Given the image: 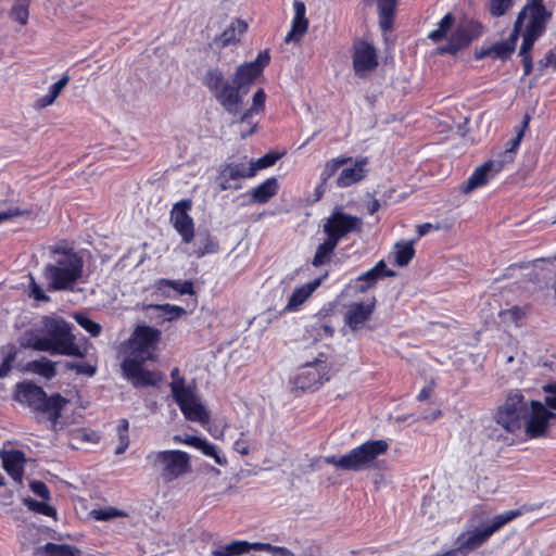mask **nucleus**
I'll list each match as a JSON object with an SVG mask.
<instances>
[{"label": "nucleus", "instance_id": "f257e3e1", "mask_svg": "<svg viewBox=\"0 0 556 556\" xmlns=\"http://www.w3.org/2000/svg\"><path fill=\"white\" fill-rule=\"evenodd\" d=\"M160 341V329L141 325L136 327L130 338L125 342V355L121 368L123 377L130 381L134 388L159 384L161 379L157 374L146 369L144 364L156 358L155 352Z\"/></svg>", "mask_w": 556, "mask_h": 556}, {"label": "nucleus", "instance_id": "f03ea898", "mask_svg": "<svg viewBox=\"0 0 556 556\" xmlns=\"http://www.w3.org/2000/svg\"><path fill=\"white\" fill-rule=\"evenodd\" d=\"M49 261L42 268L47 291H73L84 275L83 256L73 248L54 244L48 248Z\"/></svg>", "mask_w": 556, "mask_h": 556}, {"label": "nucleus", "instance_id": "7ed1b4c3", "mask_svg": "<svg viewBox=\"0 0 556 556\" xmlns=\"http://www.w3.org/2000/svg\"><path fill=\"white\" fill-rule=\"evenodd\" d=\"M262 72H235L230 78H225L223 72H207L205 85L217 102L229 114H237L249 92L253 80Z\"/></svg>", "mask_w": 556, "mask_h": 556}, {"label": "nucleus", "instance_id": "20e7f679", "mask_svg": "<svg viewBox=\"0 0 556 556\" xmlns=\"http://www.w3.org/2000/svg\"><path fill=\"white\" fill-rule=\"evenodd\" d=\"M43 326L46 336L35 339L29 344L30 348L53 355L85 357V352L76 343L72 324L63 318L47 317Z\"/></svg>", "mask_w": 556, "mask_h": 556}, {"label": "nucleus", "instance_id": "39448f33", "mask_svg": "<svg viewBox=\"0 0 556 556\" xmlns=\"http://www.w3.org/2000/svg\"><path fill=\"white\" fill-rule=\"evenodd\" d=\"M14 399L27 406L37 416H46L49 421L56 424L68 400L60 393L48 395L42 387L33 381L18 382L15 387Z\"/></svg>", "mask_w": 556, "mask_h": 556}, {"label": "nucleus", "instance_id": "423d86ee", "mask_svg": "<svg viewBox=\"0 0 556 556\" xmlns=\"http://www.w3.org/2000/svg\"><path fill=\"white\" fill-rule=\"evenodd\" d=\"M388 450L389 443L386 440H368L342 456H325L324 462L341 470L362 471L374 468L378 457Z\"/></svg>", "mask_w": 556, "mask_h": 556}, {"label": "nucleus", "instance_id": "0eeeda50", "mask_svg": "<svg viewBox=\"0 0 556 556\" xmlns=\"http://www.w3.org/2000/svg\"><path fill=\"white\" fill-rule=\"evenodd\" d=\"M532 507L523 505L519 509L506 510L503 514L495 515L491 522L482 528H477L467 533H460L456 539L457 546L446 553L447 556H454L458 553L467 554L480 548L490 538L501 530L505 525L520 517Z\"/></svg>", "mask_w": 556, "mask_h": 556}, {"label": "nucleus", "instance_id": "6e6552de", "mask_svg": "<svg viewBox=\"0 0 556 556\" xmlns=\"http://www.w3.org/2000/svg\"><path fill=\"white\" fill-rule=\"evenodd\" d=\"M172 382L169 384L172 396L178 405L185 418L189 421L206 424L210 421V414L201 403L197 394L195 386H186V380L180 376L178 367L170 371Z\"/></svg>", "mask_w": 556, "mask_h": 556}, {"label": "nucleus", "instance_id": "1a4fd4ad", "mask_svg": "<svg viewBox=\"0 0 556 556\" xmlns=\"http://www.w3.org/2000/svg\"><path fill=\"white\" fill-rule=\"evenodd\" d=\"M147 460L164 483H170L191 471V457L180 450L151 452Z\"/></svg>", "mask_w": 556, "mask_h": 556}, {"label": "nucleus", "instance_id": "9d476101", "mask_svg": "<svg viewBox=\"0 0 556 556\" xmlns=\"http://www.w3.org/2000/svg\"><path fill=\"white\" fill-rule=\"evenodd\" d=\"M332 364L325 353H319L313 362L303 364L292 379V384L301 391H316L331 379Z\"/></svg>", "mask_w": 556, "mask_h": 556}, {"label": "nucleus", "instance_id": "9b49d317", "mask_svg": "<svg viewBox=\"0 0 556 556\" xmlns=\"http://www.w3.org/2000/svg\"><path fill=\"white\" fill-rule=\"evenodd\" d=\"M525 396L519 390L510 391L503 405L494 413V420L505 431L515 433L521 429L522 420L528 416Z\"/></svg>", "mask_w": 556, "mask_h": 556}, {"label": "nucleus", "instance_id": "f8f14e48", "mask_svg": "<svg viewBox=\"0 0 556 556\" xmlns=\"http://www.w3.org/2000/svg\"><path fill=\"white\" fill-rule=\"evenodd\" d=\"M363 228V222L359 217L334 210L323 225V231L326 238L339 244V242L351 232H359Z\"/></svg>", "mask_w": 556, "mask_h": 556}, {"label": "nucleus", "instance_id": "ddd939ff", "mask_svg": "<svg viewBox=\"0 0 556 556\" xmlns=\"http://www.w3.org/2000/svg\"><path fill=\"white\" fill-rule=\"evenodd\" d=\"M482 33L483 26L480 22L475 20H464L456 26L448 39V42L437 49V53H450L454 55L469 47V45L473 40L478 39Z\"/></svg>", "mask_w": 556, "mask_h": 556}, {"label": "nucleus", "instance_id": "4468645a", "mask_svg": "<svg viewBox=\"0 0 556 556\" xmlns=\"http://www.w3.org/2000/svg\"><path fill=\"white\" fill-rule=\"evenodd\" d=\"M525 20V13L520 12L514 25V29L506 40L495 42L493 45L481 47L475 51V58L481 60L484 58H491L493 60H506L511 55L515 50L516 42L518 39L519 31L521 29Z\"/></svg>", "mask_w": 556, "mask_h": 556}, {"label": "nucleus", "instance_id": "2eb2a0df", "mask_svg": "<svg viewBox=\"0 0 556 556\" xmlns=\"http://www.w3.org/2000/svg\"><path fill=\"white\" fill-rule=\"evenodd\" d=\"M192 208L190 199H184L174 204L169 220L174 229L181 237L184 243H190L195 233L194 222L189 212Z\"/></svg>", "mask_w": 556, "mask_h": 556}, {"label": "nucleus", "instance_id": "dca6fc26", "mask_svg": "<svg viewBox=\"0 0 556 556\" xmlns=\"http://www.w3.org/2000/svg\"><path fill=\"white\" fill-rule=\"evenodd\" d=\"M530 407L531 412L526 421V434L530 439L541 438L547 431L548 421L553 417V413L540 401H531Z\"/></svg>", "mask_w": 556, "mask_h": 556}, {"label": "nucleus", "instance_id": "f3484780", "mask_svg": "<svg viewBox=\"0 0 556 556\" xmlns=\"http://www.w3.org/2000/svg\"><path fill=\"white\" fill-rule=\"evenodd\" d=\"M505 167L495 159L489 160L476 167L468 179L462 185L460 191L465 194L488 185L490 178L500 174Z\"/></svg>", "mask_w": 556, "mask_h": 556}, {"label": "nucleus", "instance_id": "a211bd4d", "mask_svg": "<svg viewBox=\"0 0 556 556\" xmlns=\"http://www.w3.org/2000/svg\"><path fill=\"white\" fill-rule=\"evenodd\" d=\"M527 11H529L530 21L523 33V49L533 46L534 41L545 30L546 23L552 17V13L545 8L536 7L528 9Z\"/></svg>", "mask_w": 556, "mask_h": 556}, {"label": "nucleus", "instance_id": "6ab92c4d", "mask_svg": "<svg viewBox=\"0 0 556 556\" xmlns=\"http://www.w3.org/2000/svg\"><path fill=\"white\" fill-rule=\"evenodd\" d=\"M254 176V168H252L251 164L249 166L244 163L226 164L219 172V190L225 191L228 189H239L241 188L240 185H231L230 181L239 178H251Z\"/></svg>", "mask_w": 556, "mask_h": 556}, {"label": "nucleus", "instance_id": "aec40b11", "mask_svg": "<svg viewBox=\"0 0 556 556\" xmlns=\"http://www.w3.org/2000/svg\"><path fill=\"white\" fill-rule=\"evenodd\" d=\"M530 119L531 116L529 114L523 115L520 124L515 127V137L507 141L505 150L498 153L496 160L504 167L515 162L521 141L525 137L526 131L529 128Z\"/></svg>", "mask_w": 556, "mask_h": 556}, {"label": "nucleus", "instance_id": "412c9836", "mask_svg": "<svg viewBox=\"0 0 556 556\" xmlns=\"http://www.w3.org/2000/svg\"><path fill=\"white\" fill-rule=\"evenodd\" d=\"M395 275V271L388 268L386 262L380 260L372 268L356 278V291L365 293L374 288L380 279L394 277Z\"/></svg>", "mask_w": 556, "mask_h": 556}, {"label": "nucleus", "instance_id": "4be33fe9", "mask_svg": "<svg viewBox=\"0 0 556 556\" xmlns=\"http://www.w3.org/2000/svg\"><path fill=\"white\" fill-rule=\"evenodd\" d=\"M376 300L370 303L357 302L350 305L345 313L344 320L352 331H357L365 326L375 312Z\"/></svg>", "mask_w": 556, "mask_h": 556}, {"label": "nucleus", "instance_id": "5701e85b", "mask_svg": "<svg viewBox=\"0 0 556 556\" xmlns=\"http://www.w3.org/2000/svg\"><path fill=\"white\" fill-rule=\"evenodd\" d=\"M328 277V271H325L320 277H317L316 279L302 285L300 287H296L285 307V311L287 312H295L299 309V307L305 303L309 296L313 294V292L321 285L323 280H325Z\"/></svg>", "mask_w": 556, "mask_h": 556}, {"label": "nucleus", "instance_id": "b1692460", "mask_svg": "<svg viewBox=\"0 0 556 556\" xmlns=\"http://www.w3.org/2000/svg\"><path fill=\"white\" fill-rule=\"evenodd\" d=\"M248 25L242 20H235L230 25L218 36H216L212 42L211 48L213 50H222L231 45H236L240 37L245 33Z\"/></svg>", "mask_w": 556, "mask_h": 556}, {"label": "nucleus", "instance_id": "393cba45", "mask_svg": "<svg viewBox=\"0 0 556 556\" xmlns=\"http://www.w3.org/2000/svg\"><path fill=\"white\" fill-rule=\"evenodd\" d=\"M368 164V159L366 156H361L356 159L354 166L349 168H343L339 174L336 185L339 188H348L352 185H355L362 181L366 177V166Z\"/></svg>", "mask_w": 556, "mask_h": 556}, {"label": "nucleus", "instance_id": "a878e982", "mask_svg": "<svg viewBox=\"0 0 556 556\" xmlns=\"http://www.w3.org/2000/svg\"><path fill=\"white\" fill-rule=\"evenodd\" d=\"M353 63L354 70H374L378 65L374 46L366 41L356 42Z\"/></svg>", "mask_w": 556, "mask_h": 556}, {"label": "nucleus", "instance_id": "bb28decb", "mask_svg": "<svg viewBox=\"0 0 556 556\" xmlns=\"http://www.w3.org/2000/svg\"><path fill=\"white\" fill-rule=\"evenodd\" d=\"M332 317L331 314L318 313L317 319L306 328L308 338L315 342L324 338H332L334 334Z\"/></svg>", "mask_w": 556, "mask_h": 556}, {"label": "nucleus", "instance_id": "cd10ccee", "mask_svg": "<svg viewBox=\"0 0 556 556\" xmlns=\"http://www.w3.org/2000/svg\"><path fill=\"white\" fill-rule=\"evenodd\" d=\"M174 440L175 442L184 443L201 451L205 456L214 458L215 463L218 465H224L226 463V459L219 456L216 445L210 443L204 438L187 434L185 438L176 435Z\"/></svg>", "mask_w": 556, "mask_h": 556}, {"label": "nucleus", "instance_id": "c85d7f7f", "mask_svg": "<svg viewBox=\"0 0 556 556\" xmlns=\"http://www.w3.org/2000/svg\"><path fill=\"white\" fill-rule=\"evenodd\" d=\"M294 17L290 31L287 34L285 41H299L300 38L306 33L308 21L305 17L306 8L302 1H294Z\"/></svg>", "mask_w": 556, "mask_h": 556}, {"label": "nucleus", "instance_id": "c756f323", "mask_svg": "<svg viewBox=\"0 0 556 556\" xmlns=\"http://www.w3.org/2000/svg\"><path fill=\"white\" fill-rule=\"evenodd\" d=\"M25 462V454L20 450H12L2 457L3 469L15 481H22Z\"/></svg>", "mask_w": 556, "mask_h": 556}, {"label": "nucleus", "instance_id": "7c9ffc66", "mask_svg": "<svg viewBox=\"0 0 556 556\" xmlns=\"http://www.w3.org/2000/svg\"><path fill=\"white\" fill-rule=\"evenodd\" d=\"M278 190L279 184L277 178L269 177L251 190V202L265 204L277 194Z\"/></svg>", "mask_w": 556, "mask_h": 556}, {"label": "nucleus", "instance_id": "2f4dec72", "mask_svg": "<svg viewBox=\"0 0 556 556\" xmlns=\"http://www.w3.org/2000/svg\"><path fill=\"white\" fill-rule=\"evenodd\" d=\"M250 551H256V542L250 543L248 541H232L228 544L219 545L212 549V556H239L247 554Z\"/></svg>", "mask_w": 556, "mask_h": 556}, {"label": "nucleus", "instance_id": "473e14b6", "mask_svg": "<svg viewBox=\"0 0 556 556\" xmlns=\"http://www.w3.org/2000/svg\"><path fill=\"white\" fill-rule=\"evenodd\" d=\"M70 81L68 75H63L59 80H56L54 84H52L49 88V92L40 98H38L35 103L34 108L36 110L45 109L55 101V99L60 96L62 90L65 88V86Z\"/></svg>", "mask_w": 556, "mask_h": 556}, {"label": "nucleus", "instance_id": "72a5a7b5", "mask_svg": "<svg viewBox=\"0 0 556 556\" xmlns=\"http://www.w3.org/2000/svg\"><path fill=\"white\" fill-rule=\"evenodd\" d=\"M338 244L333 241L326 238L318 247L316 248L315 254L312 258V265L314 267H320L327 265L331 262L332 256L334 254V250Z\"/></svg>", "mask_w": 556, "mask_h": 556}, {"label": "nucleus", "instance_id": "f704fd0d", "mask_svg": "<svg viewBox=\"0 0 556 556\" xmlns=\"http://www.w3.org/2000/svg\"><path fill=\"white\" fill-rule=\"evenodd\" d=\"M41 556H81V552L76 546L68 544H55L48 542L38 549Z\"/></svg>", "mask_w": 556, "mask_h": 556}, {"label": "nucleus", "instance_id": "c9c22d12", "mask_svg": "<svg viewBox=\"0 0 556 556\" xmlns=\"http://www.w3.org/2000/svg\"><path fill=\"white\" fill-rule=\"evenodd\" d=\"M397 0H378L379 24L387 31L392 28Z\"/></svg>", "mask_w": 556, "mask_h": 556}, {"label": "nucleus", "instance_id": "e433bc0d", "mask_svg": "<svg viewBox=\"0 0 556 556\" xmlns=\"http://www.w3.org/2000/svg\"><path fill=\"white\" fill-rule=\"evenodd\" d=\"M27 369L47 380H51L56 376L55 363L46 358L29 362Z\"/></svg>", "mask_w": 556, "mask_h": 556}, {"label": "nucleus", "instance_id": "4c0bfd02", "mask_svg": "<svg viewBox=\"0 0 556 556\" xmlns=\"http://www.w3.org/2000/svg\"><path fill=\"white\" fill-rule=\"evenodd\" d=\"M351 156L340 155L338 157L331 159L327 161L324 165V168L320 173V179L323 182H328V180L333 177L338 170L345 164L351 163Z\"/></svg>", "mask_w": 556, "mask_h": 556}, {"label": "nucleus", "instance_id": "58836bf2", "mask_svg": "<svg viewBox=\"0 0 556 556\" xmlns=\"http://www.w3.org/2000/svg\"><path fill=\"white\" fill-rule=\"evenodd\" d=\"M415 256L414 242L408 241L395 244V264L397 266H406Z\"/></svg>", "mask_w": 556, "mask_h": 556}, {"label": "nucleus", "instance_id": "ea45409f", "mask_svg": "<svg viewBox=\"0 0 556 556\" xmlns=\"http://www.w3.org/2000/svg\"><path fill=\"white\" fill-rule=\"evenodd\" d=\"M285 151H269L263 156L258 157L255 162H251L252 168H254V175H256L257 170L271 167L276 164L278 160H280L285 155Z\"/></svg>", "mask_w": 556, "mask_h": 556}, {"label": "nucleus", "instance_id": "a19ab883", "mask_svg": "<svg viewBox=\"0 0 556 556\" xmlns=\"http://www.w3.org/2000/svg\"><path fill=\"white\" fill-rule=\"evenodd\" d=\"M3 359L0 364V378L7 377L13 368V364L16 359V349L10 344L2 349Z\"/></svg>", "mask_w": 556, "mask_h": 556}, {"label": "nucleus", "instance_id": "79ce46f5", "mask_svg": "<svg viewBox=\"0 0 556 556\" xmlns=\"http://www.w3.org/2000/svg\"><path fill=\"white\" fill-rule=\"evenodd\" d=\"M29 2L28 0H15L10 16L22 26L27 24L29 11H28Z\"/></svg>", "mask_w": 556, "mask_h": 556}, {"label": "nucleus", "instance_id": "37998d69", "mask_svg": "<svg viewBox=\"0 0 556 556\" xmlns=\"http://www.w3.org/2000/svg\"><path fill=\"white\" fill-rule=\"evenodd\" d=\"M129 422L127 419L123 418L119 420V424L117 426V434H118V445L115 450V454L119 455L125 453V451L129 446Z\"/></svg>", "mask_w": 556, "mask_h": 556}, {"label": "nucleus", "instance_id": "c03bdc74", "mask_svg": "<svg viewBox=\"0 0 556 556\" xmlns=\"http://www.w3.org/2000/svg\"><path fill=\"white\" fill-rule=\"evenodd\" d=\"M218 249V242L207 233L199 241L198 248L194 250V254L197 257H203L207 254L216 253Z\"/></svg>", "mask_w": 556, "mask_h": 556}, {"label": "nucleus", "instance_id": "a18cd8bd", "mask_svg": "<svg viewBox=\"0 0 556 556\" xmlns=\"http://www.w3.org/2000/svg\"><path fill=\"white\" fill-rule=\"evenodd\" d=\"M454 23V16L447 13L438 25V28L429 33V39L434 42L442 40Z\"/></svg>", "mask_w": 556, "mask_h": 556}, {"label": "nucleus", "instance_id": "49530a36", "mask_svg": "<svg viewBox=\"0 0 556 556\" xmlns=\"http://www.w3.org/2000/svg\"><path fill=\"white\" fill-rule=\"evenodd\" d=\"M75 319L77 324L92 337H98L102 331L101 325L99 323L90 319L89 317L83 314H77L75 316Z\"/></svg>", "mask_w": 556, "mask_h": 556}, {"label": "nucleus", "instance_id": "de8ad7c7", "mask_svg": "<svg viewBox=\"0 0 556 556\" xmlns=\"http://www.w3.org/2000/svg\"><path fill=\"white\" fill-rule=\"evenodd\" d=\"M91 516L99 521H106L116 517H125L126 514L115 507L93 509Z\"/></svg>", "mask_w": 556, "mask_h": 556}, {"label": "nucleus", "instance_id": "09e8293b", "mask_svg": "<svg viewBox=\"0 0 556 556\" xmlns=\"http://www.w3.org/2000/svg\"><path fill=\"white\" fill-rule=\"evenodd\" d=\"M270 55L268 50L258 53L255 60L240 65L237 70H263L269 64Z\"/></svg>", "mask_w": 556, "mask_h": 556}, {"label": "nucleus", "instance_id": "8fccbe9b", "mask_svg": "<svg viewBox=\"0 0 556 556\" xmlns=\"http://www.w3.org/2000/svg\"><path fill=\"white\" fill-rule=\"evenodd\" d=\"M514 4V0H490L489 10L494 16H502L508 12Z\"/></svg>", "mask_w": 556, "mask_h": 556}, {"label": "nucleus", "instance_id": "3c124183", "mask_svg": "<svg viewBox=\"0 0 556 556\" xmlns=\"http://www.w3.org/2000/svg\"><path fill=\"white\" fill-rule=\"evenodd\" d=\"M27 506L35 513L41 514L43 516L53 517L56 515V510L54 507L48 505L45 502H38L36 500H27Z\"/></svg>", "mask_w": 556, "mask_h": 556}, {"label": "nucleus", "instance_id": "603ef678", "mask_svg": "<svg viewBox=\"0 0 556 556\" xmlns=\"http://www.w3.org/2000/svg\"><path fill=\"white\" fill-rule=\"evenodd\" d=\"M33 214L30 208L22 210L20 207H9L7 211L0 212V224L10 219H13L18 216H29Z\"/></svg>", "mask_w": 556, "mask_h": 556}, {"label": "nucleus", "instance_id": "864d4df0", "mask_svg": "<svg viewBox=\"0 0 556 556\" xmlns=\"http://www.w3.org/2000/svg\"><path fill=\"white\" fill-rule=\"evenodd\" d=\"M30 296L39 302H49L50 296L47 295L46 291L41 286H39L34 278H31L30 285Z\"/></svg>", "mask_w": 556, "mask_h": 556}, {"label": "nucleus", "instance_id": "5fc2aeb1", "mask_svg": "<svg viewBox=\"0 0 556 556\" xmlns=\"http://www.w3.org/2000/svg\"><path fill=\"white\" fill-rule=\"evenodd\" d=\"M166 285L173 287L180 294H193V283L189 280L185 281H172V280H163Z\"/></svg>", "mask_w": 556, "mask_h": 556}, {"label": "nucleus", "instance_id": "6e6d98bb", "mask_svg": "<svg viewBox=\"0 0 556 556\" xmlns=\"http://www.w3.org/2000/svg\"><path fill=\"white\" fill-rule=\"evenodd\" d=\"M266 93L264 89L260 88L253 96L251 109L255 113H261L265 109Z\"/></svg>", "mask_w": 556, "mask_h": 556}, {"label": "nucleus", "instance_id": "4d7b16f0", "mask_svg": "<svg viewBox=\"0 0 556 556\" xmlns=\"http://www.w3.org/2000/svg\"><path fill=\"white\" fill-rule=\"evenodd\" d=\"M31 491L43 500L50 498V491L47 484L42 481H33L30 483Z\"/></svg>", "mask_w": 556, "mask_h": 556}, {"label": "nucleus", "instance_id": "13d9d810", "mask_svg": "<svg viewBox=\"0 0 556 556\" xmlns=\"http://www.w3.org/2000/svg\"><path fill=\"white\" fill-rule=\"evenodd\" d=\"M96 372H97L96 365H92L87 362H81V363L77 364V370H76L77 375H86L88 377H92L96 375Z\"/></svg>", "mask_w": 556, "mask_h": 556}, {"label": "nucleus", "instance_id": "bf43d9fd", "mask_svg": "<svg viewBox=\"0 0 556 556\" xmlns=\"http://www.w3.org/2000/svg\"><path fill=\"white\" fill-rule=\"evenodd\" d=\"M501 316H508L510 321L517 323L523 316V312L519 306H513L501 312Z\"/></svg>", "mask_w": 556, "mask_h": 556}, {"label": "nucleus", "instance_id": "052dcab7", "mask_svg": "<svg viewBox=\"0 0 556 556\" xmlns=\"http://www.w3.org/2000/svg\"><path fill=\"white\" fill-rule=\"evenodd\" d=\"M533 46H529L528 48L523 49V42L520 47V56L523 65V70H532V60L529 56V51L532 49Z\"/></svg>", "mask_w": 556, "mask_h": 556}, {"label": "nucleus", "instance_id": "680f3d73", "mask_svg": "<svg viewBox=\"0 0 556 556\" xmlns=\"http://www.w3.org/2000/svg\"><path fill=\"white\" fill-rule=\"evenodd\" d=\"M326 187L327 182H323L320 179L314 189V201H319L323 198L324 193L326 192Z\"/></svg>", "mask_w": 556, "mask_h": 556}, {"label": "nucleus", "instance_id": "e2e57ef3", "mask_svg": "<svg viewBox=\"0 0 556 556\" xmlns=\"http://www.w3.org/2000/svg\"><path fill=\"white\" fill-rule=\"evenodd\" d=\"M432 390H433L432 386H428V387L422 388L420 390V392L418 393V395H417V400L420 401V402L427 401L428 399L431 397Z\"/></svg>", "mask_w": 556, "mask_h": 556}, {"label": "nucleus", "instance_id": "0e129e2a", "mask_svg": "<svg viewBox=\"0 0 556 556\" xmlns=\"http://www.w3.org/2000/svg\"><path fill=\"white\" fill-rule=\"evenodd\" d=\"M233 448L239 452L240 454L242 455H248L249 454V446L247 445V443L244 441H242L241 439H238L235 444H233Z\"/></svg>", "mask_w": 556, "mask_h": 556}, {"label": "nucleus", "instance_id": "69168bd1", "mask_svg": "<svg viewBox=\"0 0 556 556\" xmlns=\"http://www.w3.org/2000/svg\"><path fill=\"white\" fill-rule=\"evenodd\" d=\"M546 59V66L556 67V47L548 51V53L545 56Z\"/></svg>", "mask_w": 556, "mask_h": 556}, {"label": "nucleus", "instance_id": "338daca9", "mask_svg": "<svg viewBox=\"0 0 556 556\" xmlns=\"http://www.w3.org/2000/svg\"><path fill=\"white\" fill-rule=\"evenodd\" d=\"M380 206H381V204H380L379 200L372 199L367 205L368 214L374 215L375 213H377L379 211Z\"/></svg>", "mask_w": 556, "mask_h": 556}, {"label": "nucleus", "instance_id": "774afa93", "mask_svg": "<svg viewBox=\"0 0 556 556\" xmlns=\"http://www.w3.org/2000/svg\"><path fill=\"white\" fill-rule=\"evenodd\" d=\"M545 396H556V382L546 383L543 386Z\"/></svg>", "mask_w": 556, "mask_h": 556}]
</instances>
